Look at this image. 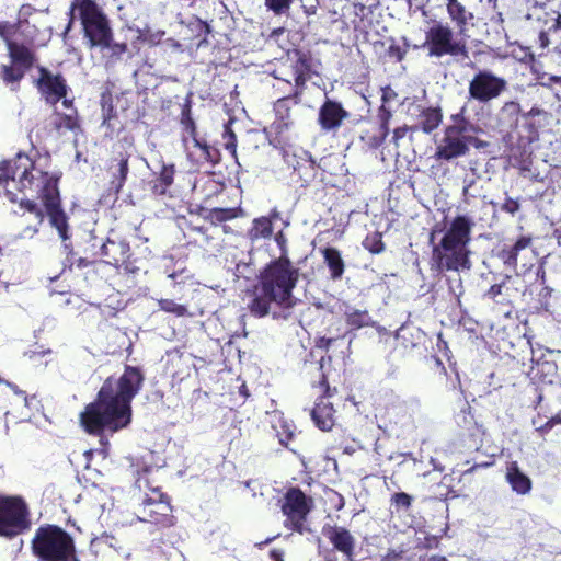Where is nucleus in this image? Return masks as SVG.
<instances>
[{
  "label": "nucleus",
  "instance_id": "f257e3e1",
  "mask_svg": "<svg viewBox=\"0 0 561 561\" xmlns=\"http://www.w3.org/2000/svg\"><path fill=\"white\" fill-rule=\"evenodd\" d=\"M144 382L136 367H127L118 379L108 378L99 391L98 400L81 413V424L88 433H112L126 427L131 417L130 402Z\"/></svg>",
  "mask_w": 561,
  "mask_h": 561
},
{
  "label": "nucleus",
  "instance_id": "f03ea898",
  "mask_svg": "<svg viewBox=\"0 0 561 561\" xmlns=\"http://www.w3.org/2000/svg\"><path fill=\"white\" fill-rule=\"evenodd\" d=\"M298 271L288 260L270 264L261 274L260 284L249 304L250 312L259 318L272 316L287 319L299 299L294 295Z\"/></svg>",
  "mask_w": 561,
  "mask_h": 561
},
{
  "label": "nucleus",
  "instance_id": "7ed1b4c3",
  "mask_svg": "<svg viewBox=\"0 0 561 561\" xmlns=\"http://www.w3.org/2000/svg\"><path fill=\"white\" fill-rule=\"evenodd\" d=\"M473 221L466 216H457L448 226L439 243L433 247L431 266L442 273L445 271H469L471 252L468 249Z\"/></svg>",
  "mask_w": 561,
  "mask_h": 561
},
{
  "label": "nucleus",
  "instance_id": "20e7f679",
  "mask_svg": "<svg viewBox=\"0 0 561 561\" xmlns=\"http://www.w3.org/2000/svg\"><path fill=\"white\" fill-rule=\"evenodd\" d=\"M54 179L34 168L32 160L26 156L19 153L13 160L0 163V184H4L5 195L12 203H20L21 207L27 211L35 214L38 222L44 220L43 211L36 204L30 199L19 198L13 188L23 193L26 190L34 191L38 197L42 195V188L45 182L42 178Z\"/></svg>",
  "mask_w": 561,
  "mask_h": 561
},
{
  "label": "nucleus",
  "instance_id": "39448f33",
  "mask_svg": "<svg viewBox=\"0 0 561 561\" xmlns=\"http://www.w3.org/2000/svg\"><path fill=\"white\" fill-rule=\"evenodd\" d=\"M32 549L42 561H79L72 537L62 528H38L33 537Z\"/></svg>",
  "mask_w": 561,
  "mask_h": 561
},
{
  "label": "nucleus",
  "instance_id": "423d86ee",
  "mask_svg": "<svg viewBox=\"0 0 561 561\" xmlns=\"http://www.w3.org/2000/svg\"><path fill=\"white\" fill-rule=\"evenodd\" d=\"M79 15L84 32V38L90 47L104 49L112 41V31L106 16L92 0H78L71 7L72 19Z\"/></svg>",
  "mask_w": 561,
  "mask_h": 561
},
{
  "label": "nucleus",
  "instance_id": "0eeeda50",
  "mask_svg": "<svg viewBox=\"0 0 561 561\" xmlns=\"http://www.w3.org/2000/svg\"><path fill=\"white\" fill-rule=\"evenodd\" d=\"M423 47L431 57L468 56L466 42L455 36L453 30L442 22H434L427 28Z\"/></svg>",
  "mask_w": 561,
  "mask_h": 561
},
{
  "label": "nucleus",
  "instance_id": "6e6552de",
  "mask_svg": "<svg viewBox=\"0 0 561 561\" xmlns=\"http://www.w3.org/2000/svg\"><path fill=\"white\" fill-rule=\"evenodd\" d=\"M138 486L139 489L147 488L149 491L145 493V497L137 510L138 520L148 524H173L172 508L160 489L150 488L148 481L142 478L138 480Z\"/></svg>",
  "mask_w": 561,
  "mask_h": 561
},
{
  "label": "nucleus",
  "instance_id": "1a4fd4ad",
  "mask_svg": "<svg viewBox=\"0 0 561 561\" xmlns=\"http://www.w3.org/2000/svg\"><path fill=\"white\" fill-rule=\"evenodd\" d=\"M42 182H45L42 188V195L38 197L49 218V224L54 227L60 239L66 242L70 239V226L68 224V217L64 210L60 209L59 192L57 188L56 179L42 178Z\"/></svg>",
  "mask_w": 561,
  "mask_h": 561
},
{
  "label": "nucleus",
  "instance_id": "9d476101",
  "mask_svg": "<svg viewBox=\"0 0 561 561\" xmlns=\"http://www.w3.org/2000/svg\"><path fill=\"white\" fill-rule=\"evenodd\" d=\"M507 88L504 78L495 76L489 70H481L469 82L468 93L471 99L488 103L499 98Z\"/></svg>",
  "mask_w": 561,
  "mask_h": 561
},
{
  "label": "nucleus",
  "instance_id": "9b49d317",
  "mask_svg": "<svg viewBox=\"0 0 561 561\" xmlns=\"http://www.w3.org/2000/svg\"><path fill=\"white\" fill-rule=\"evenodd\" d=\"M31 524L30 510L22 496L0 494V526H30Z\"/></svg>",
  "mask_w": 561,
  "mask_h": 561
},
{
  "label": "nucleus",
  "instance_id": "f8f14e48",
  "mask_svg": "<svg viewBox=\"0 0 561 561\" xmlns=\"http://www.w3.org/2000/svg\"><path fill=\"white\" fill-rule=\"evenodd\" d=\"M313 507V500L298 488H290L283 499L282 511L294 526H300Z\"/></svg>",
  "mask_w": 561,
  "mask_h": 561
},
{
  "label": "nucleus",
  "instance_id": "ddd939ff",
  "mask_svg": "<svg viewBox=\"0 0 561 561\" xmlns=\"http://www.w3.org/2000/svg\"><path fill=\"white\" fill-rule=\"evenodd\" d=\"M37 87L46 102L56 104L59 100L64 99L62 104L65 107H71L72 101L66 99L67 84L60 75H54L53 72L41 68Z\"/></svg>",
  "mask_w": 561,
  "mask_h": 561
},
{
  "label": "nucleus",
  "instance_id": "4468645a",
  "mask_svg": "<svg viewBox=\"0 0 561 561\" xmlns=\"http://www.w3.org/2000/svg\"><path fill=\"white\" fill-rule=\"evenodd\" d=\"M457 129H446L445 135L437 145L435 157L440 160H453L465 156L468 151L467 141L458 137Z\"/></svg>",
  "mask_w": 561,
  "mask_h": 561
},
{
  "label": "nucleus",
  "instance_id": "2eb2a0df",
  "mask_svg": "<svg viewBox=\"0 0 561 561\" xmlns=\"http://www.w3.org/2000/svg\"><path fill=\"white\" fill-rule=\"evenodd\" d=\"M348 113L335 101L327 100L319 110V124L325 131L336 130Z\"/></svg>",
  "mask_w": 561,
  "mask_h": 561
},
{
  "label": "nucleus",
  "instance_id": "dca6fc26",
  "mask_svg": "<svg viewBox=\"0 0 561 561\" xmlns=\"http://www.w3.org/2000/svg\"><path fill=\"white\" fill-rule=\"evenodd\" d=\"M284 160L304 181L314 175V161L308 151L302 149L285 150Z\"/></svg>",
  "mask_w": 561,
  "mask_h": 561
},
{
  "label": "nucleus",
  "instance_id": "f3484780",
  "mask_svg": "<svg viewBox=\"0 0 561 561\" xmlns=\"http://www.w3.org/2000/svg\"><path fill=\"white\" fill-rule=\"evenodd\" d=\"M324 536L331 542L333 549L352 560L354 551V538L346 528H324Z\"/></svg>",
  "mask_w": 561,
  "mask_h": 561
},
{
  "label": "nucleus",
  "instance_id": "a211bd4d",
  "mask_svg": "<svg viewBox=\"0 0 561 561\" xmlns=\"http://www.w3.org/2000/svg\"><path fill=\"white\" fill-rule=\"evenodd\" d=\"M316 425L322 431H329L334 425V409L328 397H321L311 411Z\"/></svg>",
  "mask_w": 561,
  "mask_h": 561
},
{
  "label": "nucleus",
  "instance_id": "6ab92c4d",
  "mask_svg": "<svg viewBox=\"0 0 561 561\" xmlns=\"http://www.w3.org/2000/svg\"><path fill=\"white\" fill-rule=\"evenodd\" d=\"M529 247L530 238L522 237L513 247L503 249L500 253V257L503 260L505 265L514 267L517 265L519 260L526 259L527 254L533 253V251L529 250Z\"/></svg>",
  "mask_w": 561,
  "mask_h": 561
},
{
  "label": "nucleus",
  "instance_id": "aec40b11",
  "mask_svg": "<svg viewBox=\"0 0 561 561\" xmlns=\"http://www.w3.org/2000/svg\"><path fill=\"white\" fill-rule=\"evenodd\" d=\"M506 481L517 494H528L531 490V480L520 471L516 462H511L506 468Z\"/></svg>",
  "mask_w": 561,
  "mask_h": 561
},
{
  "label": "nucleus",
  "instance_id": "412c9836",
  "mask_svg": "<svg viewBox=\"0 0 561 561\" xmlns=\"http://www.w3.org/2000/svg\"><path fill=\"white\" fill-rule=\"evenodd\" d=\"M296 104L297 102L290 98H282L275 103V125L279 130L288 128L294 123L291 108Z\"/></svg>",
  "mask_w": 561,
  "mask_h": 561
},
{
  "label": "nucleus",
  "instance_id": "4be33fe9",
  "mask_svg": "<svg viewBox=\"0 0 561 561\" xmlns=\"http://www.w3.org/2000/svg\"><path fill=\"white\" fill-rule=\"evenodd\" d=\"M129 245L124 241L108 240L101 247L102 255L112 259L114 264L123 262L129 255Z\"/></svg>",
  "mask_w": 561,
  "mask_h": 561
},
{
  "label": "nucleus",
  "instance_id": "5701e85b",
  "mask_svg": "<svg viewBox=\"0 0 561 561\" xmlns=\"http://www.w3.org/2000/svg\"><path fill=\"white\" fill-rule=\"evenodd\" d=\"M8 50L12 64L28 69L33 64V56L28 48L18 45L13 42H8Z\"/></svg>",
  "mask_w": 561,
  "mask_h": 561
},
{
  "label": "nucleus",
  "instance_id": "b1692460",
  "mask_svg": "<svg viewBox=\"0 0 561 561\" xmlns=\"http://www.w3.org/2000/svg\"><path fill=\"white\" fill-rule=\"evenodd\" d=\"M295 62L293 65L294 70V81L297 87H302L306 81L310 78V65L309 59L306 57V55L295 51Z\"/></svg>",
  "mask_w": 561,
  "mask_h": 561
},
{
  "label": "nucleus",
  "instance_id": "393cba45",
  "mask_svg": "<svg viewBox=\"0 0 561 561\" xmlns=\"http://www.w3.org/2000/svg\"><path fill=\"white\" fill-rule=\"evenodd\" d=\"M322 252L324 261L330 268L331 277L334 279L340 278L344 273V262L341 253L334 248H325Z\"/></svg>",
  "mask_w": 561,
  "mask_h": 561
},
{
  "label": "nucleus",
  "instance_id": "a878e982",
  "mask_svg": "<svg viewBox=\"0 0 561 561\" xmlns=\"http://www.w3.org/2000/svg\"><path fill=\"white\" fill-rule=\"evenodd\" d=\"M273 233V225L267 217L255 218L252 222L251 229L248 231V237L251 241L259 239H267Z\"/></svg>",
  "mask_w": 561,
  "mask_h": 561
},
{
  "label": "nucleus",
  "instance_id": "bb28decb",
  "mask_svg": "<svg viewBox=\"0 0 561 561\" xmlns=\"http://www.w3.org/2000/svg\"><path fill=\"white\" fill-rule=\"evenodd\" d=\"M442 113L437 107H428L421 112L419 126L424 133H431L439 126Z\"/></svg>",
  "mask_w": 561,
  "mask_h": 561
},
{
  "label": "nucleus",
  "instance_id": "cd10ccee",
  "mask_svg": "<svg viewBox=\"0 0 561 561\" xmlns=\"http://www.w3.org/2000/svg\"><path fill=\"white\" fill-rule=\"evenodd\" d=\"M25 71V69L14 64H11L10 66L3 65L1 67L0 77L3 82L14 91L18 89L19 82L24 77Z\"/></svg>",
  "mask_w": 561,
  "mask_h": 561
},
{
  "label": "nucleus",
  "instance_id": "c85d7f7f",
  "mask_svg": "<svg viewBox=\"0 0 561 561\" xmlns=\"http://www.w3.org/2000/svg\"><path fill=\"white\" fill-rule=\"evenodd\" d=\"M414 537H416V548L419 549H437L439 545V540L445 536V533L448 528L443 529L442 535H430L425 533L424 528H414Z\"/></svg>",
  "mask_w": 561,
  "mask_h": 561
},
{
  "label": "nucleus",
  "instance_id": "c756f323",
  "mask_svg": "<svg viewBox=\"0 0 561 561\" xmlns=\"http://www.w3.org/2000/svg\"><path fill=\"white\" fill-rule=\"evenodd\" d=\"M175 170L173 164H162L159 172L158 183H154L152 191L157 195H163L167 188L173 183Z\"/></svg>",
  "mask_w": 561,
  "mask_h": 561
},
{
  "label": "nucleus",
  "instance_id": "7c9ffc66",
  "mask_svg": "<svg viewBox=\"0 0 561 561\" xmlns=\"http://www.w3.org/2000/svg\"><path fill=\"white\" fill-rule=\"evenodd\" d=\"M110 169L114 178L112 183L118 191L123 187L128 173V159L121 158L115 164L113 163Z\"/></svg>",
  "mask_w": 561,
  "mask_h": 561
},
{
  "label": "nucleus",
  "instance_id": "2f4dec72",
  "mask_svg": "<svg viewBox=\"0 0 561 561\" xmlns=\"http://www.w3.org/2000/svg\"><path fill=\"white\" fill-rule=\"evenodd\" d=\"M346 323L352 329H360L370 324V317L367 311L351 310L346 312Z\"/></svg>",
  "mask_w": 561,
  "mask_h": 561
},
{
  "label": "nucleus",
  "instance_id": "473e14b6",
  "mask_svg": "<svg viewBox=\"0 0 561 561\" xmlns=\"http://www.w3.org/2000/svg\"><path fill=\"white\" fill-rule=\"evenodd\" d=\"M447 10L450 19L460 27L467 23L466 10L457 0H449Z\"/></svg>",
  "mask_w": 561,
  "mask_h": 561
},
{
  "label": "nucleus",
  "instance_id": "72a5a7b5",
  "mask_svg": "<svg viewBox=\"0 0 561 561\" xmlns=\"http://www.w3.org/2000/svg\"><path fill=\"white\" fill-rule=\"evenodd\" d=\"M158 304L161 310L173 313L176 317L191 316L184 305H180L172 299H160Z\"/></svg>",
  "mask_w": 561,
  "mask_h": 561
},
{
  "label": "nucleus",
  "instance_id": "f704fd0d",
  "mask_svg": "<svg viewBox=\"0 0 561 561\" xmlns=\"http://www.w3.org/2000/svg\"><path fill=\"white\" fill-rule=\"evenodd\" d=\"M363 245L366 250L374 254L381 253L385 249V245L382 243V237L378 232L368 234L363 241Z\"/></svg>",
  "mask_w": 561,
  "mask_h": 561
},
{
  "label": "nucleus",
  "instance_id": "c9c22d12",
  "mask_svg": "<svg viewBox=\"0 0 561 561\" xmlns=\"http://www.w3.org/2000/svg\"><path fill=\"white\" fill-rule=\"evenodd\" d=\"M54 124L58 131L72 130L78 126L77 118L72 115V113L65 115L57 114Z\"/></svg>",
  "mask_w": 561,
  "mask_h": 561
},
{
  "label": "nucleus",
  "instance_id": "e433bc0d",
  "mask_svg": "<svg viewBox=\"0 0 561 561\" xmlns=\"http://www.w3.org/2000/svg\"><path fill=\"white\" fill-rule=\"evenodd\" d=\"M279 426H280V430H278L276 425L274 426L276 430L279 443L284 446H287L288 442L294 436L293 425L286 421H280Z\"/></svg>",
  "mask_w": 561,
  "mask_h": 561
},
{
  "label": "nucleus",
  "instance_id": "4c0bfd02",
  "mask_svg": "<svg viewBox=\"0 0 561 561\" xmlns=\"http://www.w3.org/2000/svg\"><path fill=\"white\" fill-rule=\"evenodd\" d=\"M294 0H265V5L274 14L279 15L287 12Z\"/></svg>",
  "mask_w": 561,
  "mask_h": 561
},
{
  "label": "nucleus",
  "instance_id": "58836bf2",
  "mask_svg": "<svg viewBox=\"0 0 561 561\" xmlns=\"http://www.w3.org/2000/svg\"><path fill=\"white\" fill-rule=\"evenodd\" d=\"M447 129H457L455 134L458 135V137H462L466 141L471 137L468 136V134L476 130L474 126L466 122L463 118H460L459 123L448 127Z\"/></svg>",
  "mask_w": 561,
  "mask_h": 561
},
{
  "label": "nucleus",
  "instance_id": "ea45409f",
  "mask_svg": "<svg viewBox=\"0 0 561 561\" xmlns=\"http://www.w3.org/2000/svg\"><path fill=\"white\" fill-rule=\"evenodd\" d=\"M35 9L31 4H23L18 14V21L15 23L16 27H21L24 23L27 22L28 16L33 14Z\"/></svg>",
  "mask_w": 561,
  "mask_h": 561
},
{
  "label": "nucleus",
  "instance_id": "a19ab883",
  "mask_svg": "<svg viewBox=\"0 0 561 561\" xmlns=\"http://www.w3.org/2000/svg\"><path fill=\"white\" fill-rule=\"evenodd\" d=\"M411 500H412V497L409 494L403 493V492L396 493L392 496V501L396 504V506L401 507V508H408L411 504Z\"/></svg>",
  "mask_w": 561,
  "mask_h": 561
},
{
  "label": "nucleus",
  "instance_id": "79ce46f5",
  "mask_svg": "<svg viewBox=\"0 0 561 561\" xmlns=\"http://www.w3.org/2000/svg\"><path fill=\"white\" fill-rule=\"evenodd\" d=\"M408 561H448L443 554H430L427 552L420 556H412Z\"/></svg>",
  "mask_w": 561,
  "mask_h": 561
},
{
  "label": "nucleus",
  "instance_id": "37998d69",
  "mask_svg": "<svg viewBox=\"0 0 561 561\" xmlns=\"http://www.w3.org/2000/svg\"><path fill=\"white\" fill-rule=\"evenodd\" d=\"M18 30L15 24H10L8 22L0 23V36L8 43L11 42L9 37L15 33Z\"/></svg>",
  "mask_w": 561,
  "mask_h": 561
},
{
  "label": "nucleus",
  "instance_id": "c03bdc74",
  "mask_svg": "<svg viewBox=\"0 0 561 561\" xmlns=\"http://www.w3.org/2000/svg\"><path fill=\"white\" fill-rule=\"evenodd\" d=\"M193 142H194V146L196 148H198L199 150V156H198V159H203V160H210L211 159V149L206 146V145H202L197 139H193Z\"/></svg>",
  "mask_w": 561,
  "mask_h": 561
},
{
  "label": "nucleus",
  "instance_id": "a18cd8bd",
  "mask_svg": "<svg viewBox=\"0 0 561 561\" xmlns=\"http://www.w3.org/2000/svg\"><path fill=\"white\" fill-rule=\"evenodd\" d=\"M104 49H108L112 55L119 57L126 51V45L125 44H112V41H110L108 46H105Z\"/></svg>",
  "mask_w": 561,
  "mask_h": 561
},
{
  "label": "nucleus",
  "instance_id": "49530a36",
  "mask_svg": "<svg viewBox=\"0 0 561 561\" xmlns=\"http://www.w3.org/2000/svg\"><path fill=\"white\" fill-rule=\"evenodd\" d=\"M225 136H228V141L226 142V147L227 149H229L232 153L236 152V147H237V140H236V136L234 134L226 128V133H225Z\"/></svg>",
  "mask_w": 561,
  "mask_h": 561
},
{
  "label": "nucleus",
  "instance_id": "de8ad7c7",
  "mask_svg": "<svg viewBox=\"0 0 561 561\" xmlns=\"http://www.w3.org/2000/svg\"><path fill=\"white\" fill-rule=\"evenodd\" d=\"M503 286H504V283L492 285L489 288V290L486 291L485 296L491 299H495L497 296H500L502 294Z\"/></svg>",
  "mask_w": 561,
  "mask_h": 561
},
{
  "label": "nucleus",
  "instance_id": "09e8293b",
  "mask_svg": "<svg viewBox=\"0 0 561 561\" xmlns=\"http://www.w3.org/2000/svg\"><path fill=\"white\" fill-rule=\"evenodd\" d=\"M503 209L510 214H514L519 209V204L512 198H507L503 204Z\"/></svg>",
  "mask_w": 561,
  "mask_h": 561
},
{
  "label": "nucleus",
  "instance_id": "8fccbe9b",
  "mask_svg": "<svg viewBox=\"0 0 561 561\" xmlns=\"http://www.w3.org/2000/svg\"><path fill=\"white\" fill-rule=\"evenodd\" d=\"M559 422H561L560 419L552 417V419L548 420L545 424L538 425L536 427V430L538 432L546 433V432L550 431L556 423H559Z\"/></svg>",
  "mask_w": 561,
  "mask_h": 561
},
{
  "label": "nucleus",
  "instance_id": "3c124183",
  "mask_svg": "<svg viewBox=\"0 0 561 561\" xmlns=\"http://www.w3.org/2000/svg\"><path fill=\"white\" fill-rule=\"evenodd\" d=\"M26 528H0V536L5 538H12L21 534Z\"/></svg>",
  "mask_w": 561,
  "mask_h": 561
},
{
  "label": "nucleus",
  "instance_id": "603ef678",
  "mask_svg": "<svg viewBox=\"0 0 561 561\" xmlns=\"http://www.w3.org/2000/svg\"><path fill=\"white\" fill-rule=\"evenodd\" d=\"M216 213L217 218L222 220L236 217V209H217Z\"/></svg>",
  "mask_w": 561,
  "mask_h": 561
},
{
  "label": "nucleus",
  "instance_id": "864d4df0",
  "mask_svg": "<svg viewBox=\"0 0 561 561\" xmlns=\"http://www.w3.org/2000/svg\"><path fill=\"white\" fill-rule=\"evenodd\" d=\"M98 540L107 543L108 547L111 548L118 549V546L116 545V539L113 536L107 535L106 533H104V535H102V537L99 538Z\"/></svg>",
  "mask_w": 561,
  "mask_h": 561
},
{
  "label": "nucleus",
  "instance_id": "5fc2aeb1",
  "mask_svg": "<svg viewBox=\"0 0 561 561\" xmlns=\"http://www.w3.org/2000/svg\"><path fill=\"white\" fill-rule=\"evenodd\" d=\"M249 267L248 263H236L234 274L237 277L245 276V270Z\"/></svg>",
  "mask_w": 561,
  "mask_h": 561
},
{
  "label": "nucleus",
  "instance_id": "6e6d98bb",
  "mask_svg": "<svg viewBox=\"0 0 561 561\" xmlns=\"http://www.w3.org/2000/svg\"><path fill=\"white\" fill-rule=\"evenodd\" d=\"M334 342V339H331V337H321L318 342H317V346L318 347H321V348H325L328 350L331 344Z\"/></svg>",
  "mask_w": 561,
  "mask_h": 561
},
{
  "label": "nucleus",
  "instance_id": "4d7b16f0",
  "mask_svg": "<svg viewBox=\"0 0 561 561\" xmlns=\"http://www.w3.org/2000/svg\"><path fill=\"white\" fill-rule=\"evenodd\" d=\"M504 110L508 111L511 113H518L520 110V106L518 103L511 101V102L505 103Z\"/></svg>",
  "mask_w": 561,
  "mask_h": 561
},
{
  "label": "nucleus",
  "instance_id": "13d9d810",
  "mask_svg": "<svg viewBox=\"0 0 561 561\" xmlns=\"http://www.w3.org/2000/svg\"><path fill=\"white\" fill-rule=\"evenodd\" d=\"M467 145H468V146H469V145H472V146H474L476 148H483V147H485V146H486V142H484V141L480 140V139H477V138H474V137H470V138H468V140H467Z\"/></svg>",
  "mask_w": 561,
  "mask_h": 561
},
{
  "label": "nucleus",
  "instance_id": "bf43d9fd",
  "mask_svg": "<svg viewBox=\"0 0 561 561\" xmlns=\"http://www.w3.org/2000/svg\"><path fill=\"white\" fill-rule=\"evenodd\" d=\"M270 559H272V561H284L283 552L280 550L273 549L270 551Z\"/></svg>",
  "mask_w": 561,
  "mask_h": 561
},
{
  "label": "nucleus",
  "instance_id": "052dcab7",
  "mask_svg": "<svg viewBox=\"0 0 561 561\" xmlns=\"http://www.w3.org/2000/svg\"><path fill=\"white\" fill-rule=\"evenodd\" d=\"M539 43H540V46H541L542 48H546V47H548V46H549L550 41H549L548 35H547L545 32H541V33L539 34Z\"/></svg>",
  "mask_w": 561,
  "mask_h": 561
},
{
  "label": "nucleus",
  "instance_id": "680f3d73",
  "mask_svg": "<svg viewBox=\"0 0 561 561\" xmlns=\"http://www.w3.org/2000/svg\"><path fill=\"white\" fill-rule=\"evenodd\" d=\"M277 537H279V535L268 537L264 541L256 543V547L262 548V547L266 546L267 543L272 542Z\"/></svg>",
  "mask_w": 561,
  "mask_h": 561
},
{
  "label": "nucleus",
  "instance_id": "e2e57ef3",
  "mask_svg": "<svg viewBox=\"0 0 561 561\" xmlns=\"http://www.w3.org/2000/svg\"><path fill=\"white\" fill-rule=\"evenodd\" d=\"M541 113H542V111L539 107H533L528 112V116L535 117V116H539Z\"/></svg>",
  "mask_w": 561,
  "mask_h": 561
},
{
  "label": "nucleus",
  "instance_id": "0e129e2a",
  "mask_svg": "<svg viewBox=\"0 0 561 561\" xmlns=\"http://www.w3.org/2000/svg\"><path fill=\"white\" fill-rule=\"evenodd\" d=\"M466 186L463 188V192L467 193L468 188L472 185L473 180L465 179Z\"/></svg>",
  "mask_w": 561,
  "mask_h": 561
},
{
  "label": "nucleus",
  "instance_id": "69168bd1",
  "mask_svg": "<svg viewBox=\"0 0 561 561\" xmlns=\"http://www.w3.org/2000/svg\"><path fill=\"white\" fill-rule=\"evenodd\" d=\"M8 385L10 386V388H11L15 393L23 394V391H19V390L16 389V387H15V386H13V385H11V383H8Z\"/></svg>",
  "mask_w": 561,
  "mask_h": 561
},
{
  "label": "nucleus",
  "instance_id": "338daca9",
  "mask_svg": "<svg viewBox=\"0 0 561 561\" xmlns=\"http://www.w3.org/2000/svg\"><path fill=\"white\" fill-rule=\"evenodd\" d=\"M321 383H322V386H323V387H325V393H327L328 396H330V394H329L330 389H329V386H328L327 381L323 379Z\"/></svg>",
  "mask_w": 561,
  "mask_h": 561
},
{
  "label": "nucleus",
  "instance_id": "774afa93",
  "mask_svg": "<svg viewBox=\"0 0 561 561\" xmlns=\"http://www.w3.org/2000/svg\"><path fill=\"white\" fill-rule=\"evenodd\" d=\"M401 136H402V131H401L400 129H396V130H394V137H396V138H399V137H401Z\"/></svg>",
  "mask_w": 561,
  "mask_h": 561
}]
</instances>
